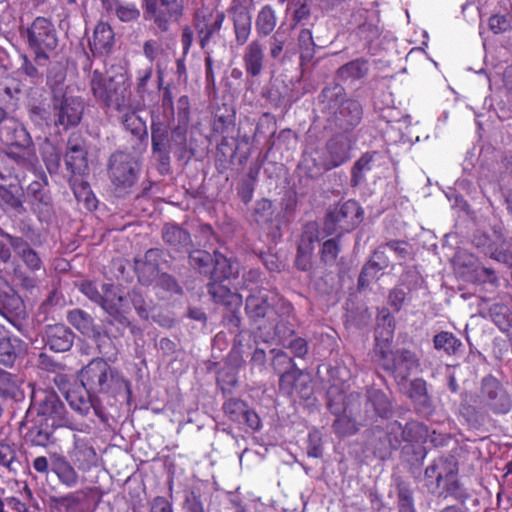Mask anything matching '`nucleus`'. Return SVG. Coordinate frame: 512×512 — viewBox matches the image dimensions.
Listing matches in <instances>:
<instances>
[{
    "mask_svg": "<svg viewBox=\"0 0 512 512\" xmlns=\"http://www.w3.org/2000/svg\"><path fill=\"white\" fill-rule=\"evenodd\" d=\"M475 402L477 406L468 401H462L459 406L460 416L474 429L483 427L490 420V415H506L512 410V395L492 374L481 379Z\"/></svg>",
    "mask_w": 512,
    "mask_h": 512,
    "instance_id": "obj_1",
    "label": "nucleus"
},
{
    "mask_svg": "<svg viewBox=\"0 0 512 512\" xmlns=\"http://www.w3.org/2000/svg\"><path fill=\"white\" fill-rule=\"evenodd\" d=\"M90 87L95 98L106 107L114 108L121 116L125 130L139 139H147L146 122L136 113L131 105V92L124 82L105 78L98 70L93 71Z\"/></svg>",
    "mask_w": 512,
    "mask_h": 512,
    "instance_id": "obj_2",
    "label": "nucleus"
},
{
    "mask_svg": "<svg viewBox=\"0 0 512 512\" xmlns=\"http://www.w3.org/2000/svg\"><path fill=\"white\" fill-rule=\"evenodd\" d=\"M319 111L331 129L352 132L363 119V106L359 100L347 96L339 83L326 85L318 95Z\"/></svg>",
    "mask_w": 512,
    "mask_h": 512,
    "instance_id": "obj_3",
    "label": "nucleus"
},
{
    "mask_svg": "<svg viewBox=\"0 0 512 512\" xmlns=\"http://www.w3.org/2000/svg\"><path fill=\"white\" fill-rule=\"evenodd\" d=\"M82 386L94 395L103 394L116 398L125 393L129 398L132 394L130 382L103 358H94L80 373Z\"/></svg>",
    "mask_w": 512,
    "mask_h": 512,
    "instance_id": "obj_4",
    "label": "nucleus"
},
{
    "mask_svg": "<svg viewBox=\"0 0 512 512\" xmlns=\"http://www.w3.org/2000/svg\"><path fill=\"white\" fill-rule=\"evenodd\" d=\"M327 408L336 416L332 425L335 434L345 437L357 433L355 415L361 408L360 393L346 394L338 386L333 385L327 391Z\"/></svg>",
    "mask_w": 512,
    "mask_h": 512,
    "instance_id": "obj_5",
    "label": "nucleus"
},
{
    "mask_svg": "<svg viewBox=\"0 0 512 512\" xmlns=\"http://www.w3.org/2000/svg\"><path fill=\"white\" fill-rule=\"evenodd\" d=\"M0 142L7 147V156L21 168L31 165L33 142L27 130L0 107Z\"/></svg>",
    "mask_w": 512,
    "mask_h": 512,
    "instance_id": "obj_6",
    "label": "nucleus"
},
{
    "mask_svg": "<svg viewBox=\"0 0 512 512\" xmlns=\"http://www.w3.org/2000/svg\"><path fill=\"white\" fill-rule=\"evenodd\" d=\"M36 413V418H45L54 426L66 427L74 431L83 432V425H78L68 417L67 411L58 394L53 389H33L31 405L27 413Z\"/></svg>",
    "mask_w": 512,
    "mask_h": 512,
    "instance_id": "obj_7",
    "label": "nucleus"
},
{
    "mask_svg": "<svg viewBox=\"0 0 512 512\" xmlns=\"http://www.w3.org/2000/svg\"><path fill=\"white\" fill-rule=\"evenodd\" d=\"M372 362L399 383L407 381L419 367V359L413 351L405 348L393 350L392 345L379 347L373 352Z\"/></svg>",
    "mask_w": 512,
    "mask_h": 512,
    "instance_id": "obj_8",
    "label": "nucleus"
},
{
    "mask_svg": "<svg viewBox=\"0 0 512 512\" xmlns=\"http://www.w3.org/2000/svg\"><path fill=\"white\" fill-rule=\"evenodd\" d=\"M141 164L127 152L116 151L108 161V176L118 196L130 193L139 178Z\"/></svg>",
    "mask_w": 512,
    "mask_h": 512,
    "instance_id": "obj_9",
    "label": "nucleus"
},
{
    "mask_svg": "<svg viewBox=\"0 0 512 512\" xmlns=\"http://www.w3.org/2000/svg\"><path fill=\"white\" fill-rule=\"evenodd\" d=\"M245 313L250 323L258 330H265L269 336L280 333L283 318L271 304L268 296L261 291L246 298Z\"/></svg>",
    "mask_w": 512,
    "mask_h": 512,
    "instance_id": "obj_10",
    "label": "nucleus"
},
{
    "mask_svg": "<svg viewBox=\"0 0 512 512\" xmlns=\"http://www.w3.org/2000/svg\"><path fill=\"white\" fill-rule=\"evenodd\" d=\"M352 140L345 133H337L327 140L324 147L312 153V161L318 170L330 171L351 159Z\"/></svg>",
    "mask_w": 512,
    "mask_h": 512,
    "instance_id": "obj_11",
    "label": "nucleus"
},
{
    "mask_svg": "<svg viewBox=\"0 0 512 512\" xmlns=\"http://www.w3.org/2000/svg\"><path fill=\"white\" fill-rule=\"evenodd\" d=\"M150 129L152 155L159 164L160 173L164 174L170 168L171 151L173 150L178 157L172 140V131L170 132V120H163L159 116L152 115Z\"/></svg>",
    "mask_w": 512,
    "mask_h": 512,
    "instance_id": "obj_12",
    "label": "nucleus"
},
{
    "mask_svg": "<svg viewBox=\"0 0 512 512\" xmlns=\"http://www.w3.org/2000/svg\"><path fill=\"white\" fill-rule=\"evenodd\" d=\"M363 219V210L355 200H348L331 209L324 221L327 234L354 230Z\"/></svg>",
    "mask_w": 512,
    "mask_h": 512,
    "instance_id": "obj_13",
    "label": "nucleus"
},
{
    "mask_svg": "<svg viewBox=\"0 0 512 512\" xmlns=\"http://www.w3.org/2000/svg\"><path fill=\"white\" fill-rule=\"evenodd\" d=\"M389 430V434L393 432H401V439L397 437L394 440L389 439L390 445L392 448L396 449L402 441H405L413 447V453L416 455V460L422 462L426 455L427 451L424 447L428 436L429 429L428 426L419 422V421H408L404 427H402L401 423L398 421H394L387 426Z\"/></svg>",
    "mask_w": 512,
    "mask_h": 512,
    "instance_id": "obj_14",
    "label": "nucleus"
},
{
    "mask_svg": "<svg viewBox=\"0 0 512 512\" xmlns=\"http://www.w3.org/2000/svg\"><path fill=\"white\" fill-rule=\"evenodd\" d=\"M21 174L9 172L8 175L0 172V178L5 181L0 184V208L7 213L22 214L24 207V189L21 184Z\"/></svg>",
    "mask_w": 512,
    "mask_h": 512,
    "instance_id": "obj_15",
    "label": "nucleus"
},
{
    "mask_svg": "<svg viewBox=\"0 0 512 512\" xmlns=\"http://www.w3.org/2000/svg\"><path fill=\"white\" fill-rule=\"evenodd\" d=\"M191 120L190 99L187 95H182L177 101L176 121L172 127V140L174 142L178 159H190L194 152L188 148L187 134Z\"/></svg>",
    "mask_w": 512,
    "mask_h": 512,
    "instance_id": "obj_16",
    "label": "nucleus"
},
{
    "mask_svg": "<svg viewBox=\"0 0 512 512\" xmlns=\"http://www.w3.org/2000/svg\"><path fill=\"white\" fill-rule=\"evenodd\" d=\"M224 414L242 430L256 432L261 429L259 415L239 398H229L223 403Z\"/></svg>",
    "mask_w": 512,
    "mask_h": 512,
    "instance_id": "obj_17",
    "label": "nucleus"
},
{
    "mask_svg": "<svg viewBox=\"0 0 512 512\" xmlns=\"http://www.w3.org/2000/svg\"><path fill=\"white\" fill-rule=\"evenodd\" d=\"M84 104L78 97L63 95L53 100V116L56 126L64 129L77 126L83 116Z\"/></svg>",
    "mask_w": 512,
    "mask_h": 512,
    "instance_id": "obj_18",
    "label": "nucleus"
},
{
    "mask_svg": "<svg viewBox=\"0 0 512 512\" xmlns=\"http://www.w3.org/2000/svg\"><path fill=\"white\" fill-rule=\"evenodd\" d=\"M279 390L288 397L308 400L314 394L312 377L299 368L292 369L279 378Z\"/></svg>",
    "mask_w": 512,
    "mask_h": 512,
    "instance_id": "obj_19",
    "label": "nucleus"
},
{
    "mask_svg": "<svg viewBox=\"0 0 512 512\" xmlns=\"http://www.w3.org/2000/svg\"><path fill=\"white\" fill-rule=\"evenodd\" d=\"M88 151L86 140L79 132L69 135L67 150L65 153V164L73 177L83 176L88 172Z\"/></svg>",
    "mask_w": 512,
    "mask_h": 512,
    "instance_id": "obj_20",
    "label": "nucleus"
},
{
    "mask_svg": "<svg viewBox=\"0 0 512 512\" xmlns=\"http://www.w3.org/2000/svg\"><path fill=\"white\" fill-rule=\"evenodd\" d=\"M100 306L111 317V322H116L124 328L130 325L127 300L119 294L118 288L113 284L103 285V300Z\"/></svg>",
    "mask_w": 512,
    "mask_h": 512,
    "instance_id": "obj_21",
    "label": "nucleus"
},
{
    "mask_svg": "<svg viewBox=\"0 0 512 512\" xmlns=\"http://www.w3.org/2000/svg\"><path fill=\"white\" fill-rule=\"evenodd\" d=\"M458 474V463L452 456L435 458L425 469L426 485L440 488L442 481L446 482Z\"/></svg>",
    "mask_w": 512,
    "mask_h": 512,
    "instance_id": "obj_22",
    "label": "nucleus"
},
{
    "mask_svg": "<svg viewBox=\"0 0 512 512\" xmlns=\"http://www.w3.org/2000/svg\"><path fill=\"white\" fill-rule=\"evenodd\" d=\"M70 461L83 472H88L97 465L98 456L93 445L84 438L73 436V447L68 451Z\"/></svg>",
    "mask_w": 512,
    "mask_h": 512,
    "instance_id": "obj_23",
    "label": "nucleus"
},
{
    "mask_svg": "<svg viewBox=\"0 0 512 512\" xmlns=\"http://www.w3.org/2000/svg\"><path fill=\"white\" fill-rule=\"evenodd\" d=\"M318 241L317 228L314 224H307L300 236L295 266L301 271H310L312 268V255L315 242Z\"/></svg>",
    "mask_w": 512,
    "mask_h": 512,
    "instance_id": "obj_24",
    "label": "nucleus"
},
{
    "mask_svg": "<svg viewBox=\"0 0 512 512\" xmlns=\"http://www.w3.org/2000/svg\"><path fill=\"white\" fill-rule=\"evenodd\" d=\"M45 346L54 352H66L74 342V333L64 324L48 325L43 337Z\"/></svg>",
    "mask_w": 512,
    "mask_h": 512,
    "instance_id": "obj_25",
    "label": "nucleus"
},
{
    "mask_svg": "<svg viewBox=\"0 0 512 512\" xmlns=\"http://www.w3.org/2000/svg\"><path fill=\"white\" fill-rule=\"evenodd\" d=\"M58 427L45 421V418L34 417L31 420V426L24 435V441L30 446L47 447L53 443V433Z\"/></svg>",
    "mask_w": 512,
    "mask_h": 512,
    "instance_id": "obj_26",
    "label": "nucleus"
},
{
    "mask_svg": "<svg viewBox=\"0 0 512 512\" xmlns=\"http://www.w3.org/2000/svg\"><path fill=\"white\" fill-rule=\"evenodd\" d=\"M26 353L27 344L18 336L10 334L0 338V364L5 367H13Z\"/></svg>",
    "mask_w": 512,
    "mask_h": 512,
    "instance_id": "obj_27",
    "label": "nucleus"
},
{
    "mask_svg": "<svg viewBox=\"0 0 512 512\" xmlns=\"http://www.w3.org/2000/svg\"><path fill=\"white\" fill-rule=\"evenodd\" d=\"M74 464L61 454H53L51 457V471L58 481L66 488H74L79 484L80 476Z\"/></svg>",
    "mask_w": 512,
    "mask_h": 512,
    "instance_id": "obj_28",
    "label": "nucleus"
},
{
    "mask_svg": "<svg viewBox=\"0 0 512 512\" xmlns=\"http://www.w3.org/2000/svg\"><path fill=\"white\" fill-rule=\"evenodd\" d=\"M162 239L175 252H188L192 246L190 233L178 224L166 223L162 229Z\"/></svg>",
    "mask_w": 512,
    "mask_h": 512,
    "instance_id": "obj_29",
    "label": "nucleus"
},
{
    "mask_svg": "<svg viewBox=\"0 0 512 512\" xmlns=\"http://www.w3.org/2000/svg\"><path fill=\"white\" fill-rule=\"evenodd\" d=\"M395 327V318L388 310H382L377 316L372 353L379 347L392 345Z\"/></svg>",
    "mask_w": 512,
    "mask_h": 512,
    "instance_id": "obj_30",
    "label": "nucleus"
},
{
    "mask_svg": "<svg viewBox=\"0 0 512 512\" xmlns=\"http://www.w3.org/2000/svg\"><path fill=\"white\" fill-rule=\"evenodd\" d=\"M408 397L413 402L415 411L422 415H431L433 412V401L428 395L426 381L416 378L410 382Z\"/></svg>",
    "mask_w": 512,
    "mask_h": 512,
    "instance_id": "obj_31",
    "label": "nucleus"
},
{
    "mask_svg": "<svg viewBox=\"0 0 512 512\" xmlns=\"http://www.w3.org/2000/svg\"><path fill=\"white\" fill-rule=\"evenodd\" d=\"M2 235L8 239L14 252L22 259L29 270L37 271L42 268V261L38 253L23 238L8 233H2Z\"/></svg>",
    "mask_w": 512,
    "mask_h": 512,
    "instance_id": "obj_32",
    "label": "nucleus"
},
{
    "mask_svg": "<svg viewBox=\"0 0 512 512\" xmlns=\"http://www.w3.org/2000/svg\"><path fill=\"white\" fill-rule=\"evenodd\" d=\"M225 280H210L207 284V292L217 304L229 308H238L242 303V296L223 284Z\"/></svg>",
    "mask_w": 512,
    "mask_h": 512,
    "instance_id": "obj_33",
    "label": "nucleus"
},
{
    "mask_svg": "<svg viewBox=\"0 0 512 512\" xmlns=\"http://www.w3.org/2000/svg\"><path fill=\"white\" fill-rule=\"evenodd\" d=\"M370 71V62L365 58H357L340 66L336 71V78L343 82L353 84L364 79Z\"/></svg>",
    "mask_w": 512,
    "mask_h": 512,
    "instance_id": "obj_34",
    "label": "nucleus"
},
{
    "mask_svg": "<svg viewBox=\"0 0 512 512\" xmlns=\"http://www.w3.org/2000/svg\"><path fill=\"white\" fill-rule=\"evenodd\" d=\"M86 493L76 490L63 496H50L49 507L52 512H84L83 501Z\"/></svg>",
    "mask_w": 512,
    "mask_h": 512,
    "instance_id": "obj_35",
    "label": "nucleus"
},
{
    "mask_svg": "<svg viewBox=\"0 0 512 512\" xmlns=\"http://www.w3.org/2000/svg\"><path fill=\"white\" fill-rule=\"evenodd\" d=\"M90 393L82 385L69 388L65 391V398L72 410L77 412L81 416H87L90 409L93 407L96 414H98L97 408L93 405Z\"/></svg>",
    "mask_w": 512,
    "mask_h": 512,
    "instance_id": "obj_36",
    "label": "nucleus"
},
{
    "mask_svg": "<svg viewBox=\"0 0 512 512\" xmlns=\"http://www.w3.org/2000/svg\"><path fill=\"white\" fill-rule=\"evenodd\" d=\"M224 18L223 12L203 6L195 12L194 25L197 32H217Z\"/></svg>",
    "mask_w": 512,
    "mask_h": 512,
    "instance_id": "obj_37",
    "label": "nucleus"
},
{
    "mask_svg": "<svg viewBox=\"0 0 512 512\" xmlns=\"http://www.w3.org/2000/svg\"><path fill=\"white\" fill-rule=\"evenodd\" d=\"M252 216L255 223L261 228H269L276 223V227L279 229V213H276L273 202L267 198L256 201Z\"/></svg>",
    "mask_w": 512,
    "mask_h": 512,
    "instance_id": "obj_38",
    "label": "nucleus"
},
{
    "mask_svg": "<svg viewBox=\"0 0 512 512\" xmlns=\"http://www.w3.org/2000/svg\"><path fill=\"white\" fill-rule=\"evenodd\" d=\"M489 316L498 329L504 333L512 343V306L503 303H494L489 308Z\"/></svg>",
    "mask_w": 512,
    "mask_h": 512,
    "instance_id": "obj_39",
    "label": "nucleus"
},
{
    "mask_svg": "<svg viewBox=\"0 0 512 512\" xmlns=\"http://www.w3.org/2000/svg\"><path fill=\"white\" fill-rule=\"evenodd\" d=\"M243 61L247 75L251 77L259 76L264 62L263 47L257 41L251 42L245 49Z\"/></svg>",
    "mask_w": 512,
    "mask_h": 512,
    "instance_id": "obj_40",
    "label": "nucleus"
},
{
    "mask_svg": "<svg viewBox=\"0 0 512 512\" xmlns=\"http://www.w3.org/2000/svg\"><path fill=\"white\" fill-rule=\"evenodd\" d=\"M0 397L5 400L20 401L24 398L17 375L0 368Z\"/></svg>",
    "mask_w": 512,
    "mask_h": 512,
    "instance_id": "obj_41",
    "label": "nucleus"
},
{
    "mask_svg": "<svg viewBox=\"0 0 512 512\" xmlns=\"http://www.w3.org/2000/svg\"><path fill=\"white\" fill-rule=\"evenodd\" d=\"M69 182L77 201L82 203L88 211L96 210L98 200L92 192L89 183L78 177H72Z\"/></svg>",
    "mask_w": 512,
    "mask_h": 512,
    "instance_id": "obj_42",
    "label": "nucleus"
},
{
    "mask_svg": "<svg viewBox=\"0 0 512 512\" xmlns=\"http://www.w3.org/2000/svg\"><path fill=\"white\" fill-rule=\"evenodd\" d=\"M27 42L37 58H47L46 51H51L57 46L56 34H26Z\"/></svg>",
    "mask_w": 512,
    "mask_h": 512,
    "instance_id": "obj_43",
    "label": "nucleus"
},
{
    "mask_svg": "<svg viewBox=\"0 0 512 512\" xmlns=\"http://www.w3.org/2000/svg\"><path fill=\"white\" fill-rule=\"evenodd\" d=\"M434 348L443 351L448 356H454L463 347L462 341L452 332L441 331L433 337Z\"/></svg>",
    "mask_w": 512,
    "mask_h": 512,
    "instance_id": "obj_44",
    "label": "nucleus"
},
{
    "mask_svg": "<svg viewBox=\"0 0 512 512\" xmlns=\"http://www.w3.org/2000/svg\"><path fill=\"white\" fill-rule=\"evenodd\" d=\"M511 4L499 8L494 12L489 13L488 18L489 28L493 32H507L512 29V14L510 13Z\"/></svg>",
    "mask_w": 512,
    "mask_h": 512,
    "instance_id": "obj_45",
    "label": "nucleus"
},
{
    "mask_svg": "<svg viewBox=\"0 0 512 512\" xmlns=\"http://www.w3.org/2000/svg\"><path fill=\"white\" fill-rule=\"evenodd\" d=\"M233 273L231 259L219 251H214L213 264L209 275L210 280H227Z\"/></svg>",
    "mask_w": 512,
    "mask_h": 512,
    "instance_id": "obj_46",
    "label": "nucleus"
},
{
    "mask_svg": "<svg viewBox=\"0 0 512 512\" xmlns=\"http://www.w3.org/2000/svg\"><path fill=\"white\" fill-rule=\"evenodd\" d=\"M68 322L84 335L94 332L92 316L81 309L70 310L67 314Z\"/></svg>",
    "mask_w": 512,
    "mask_h": 512,
    "instance_id": "obj_47",
    "label": "nucleus"
},
{
    "mask_svg": "<svg viewBox=\"0 0 512 512\" xmlns=\"http://www.w3.org/2000/svg\"><path fill=\"white\" fill-rule=\"evenodd\" d=\"M377 152L364 153L353 165L351 169V185H359L365 177V173L372 170V163Z\"/></svg>",
    "mask_w": 512,
    "mask_h": 512,
    "instance_id": "obj_48",
    "label": "nucleus"
},
{
    "mask_svg": "<svg viewBox=\"0 0 512 512\" xmlns=\"http://www.w3.org/2000/svg\"><path fill=\"white\" fill-rule=\"evenodd\" d=\"M368 402L379 417L388 418L392 414V404L382 390L369 391Z\"/></svg>",
    "mask_w": 512,
    "mask_h": 512,
    "instance_id": "obj_49",
    "label": "nucleus"
},
{
    "mask_svg": "<svg viewBox=\"0 0 512 512\" xmlns=\"http://www.w3.org/2000/svg\"><path fill=\"white\" fill-rule=\"evenodd\" d=\"M213 257L214 253L211 254L208 251L197 249L190 252L189 263L200 274L209 276L213 264Z\"/></svg>",
    "mask_w": 512,
    "mask_h": 512,
    "instance_id": "obj_50",
    "label": "nucleus"
},
{
    "mask_svg": "<svg viewBox=\"0 0 512 512\" xmlns=\"http://www.w3.org/2000/svg\"><path fill=\"white\" fill-rule=\"evenodd\" d=\"M273 359L272 367L274 371L279 375V378L285 373L291 372L292 369H297L294 360L286 352L282 350H272Z\"/></svg>",
    "mask_w": 512,
    "mask_h": 512,
    "instance_id": "obj_51",
    "label": "nucleus"
},
{
    "mask_svg": "<svg viewBox=\"0 0 512 512\" xmlns=\"http://www.w3.org/2000/svg\"><path fill=\"white\" fill-rule=\"evenodd\" d=\"M397 496L399 512H415L413 492L408 483H397Z\"/></svg>",
    "mask_w": 512,
    "mask_h": 512,
    "instance_id": "obj_52",
    "label": "nucleus"
},
{
    "mask_svg": "<svg viewBox=\"0 0 512 512\" xmlns=\"http://www.w3.org/2000/svg\"><path fill=\"white\" fill-rule=\"evenodd\" d=\"M300 66L310 62L314 55V48H322L324 45L314 41L313 34H299Z\"/></svg>",
    "mask_w": 512,
    "mask_h": 512,
    "instance_id": "obj_53",
    "label": "nucleus"
},
{
    "mask_svg": "<svg viewBox=\"0 0 512 512\" xmlns=\"http://www.w3.org/2000/svg\"><path fill=\"white\" fill-rule=\"evenodd\" d=\"M341 252L340 236L328 239L321 247V260L328 265H333Z\"/></svg>",
    "mask_w": 512,
    "mask_h": 512,
    "instance_id": "obj_54",
    "label": "nucleus"
},
{
    "mask_svg": "<svg viewBox=\"0 0 512 512\" xmlns=\"http://www.w3.org/2000/svg\"><path fill=\"white\" fill-rule=\"evenodd\" d=\"M159 2L158 8L165 10L169 28L170 24L178 22L183 14L182 0H159Z\"/></svg>",
    "mask_w": 512,
    "mask_h": 512,
    "instance_id": "obj_55",
    "label": "nucleus"
},
{
    "mask_svg": "<svg viewBox=\"0 0 512 512\" xmlns=\"http://www.w3.org/2000/svg\"><path fill=\"white\" fill-rule=\"evenodd\" d=\"M256 26L259 32H272L276 26L275 12L271 6L266 5L260 10Z\"/></svg>",
    "mask_w": 512,
    "mask_h": 512,
    "instance_id": "obj_56",
    "label": "nucleus"
},
{
    "mask_svg": "<svg viewBox=\"0 0 512 512\" xmlns=\"http://www.w3.org/2000/svg\"><path fill=\"white\" fill-rule=\"evenodd\" d=\"M443 493H445V497L451 496L462 503H465L470 497L467 489L457 480V476L445 482L441 494Z\"/></svg>",
    "mask_w": 512,
    "mask_h": 512,
    "instance_id": "obj_57",
    "label": "nucleus"
},
{
    "mask_svg": "<svg viewBox=\"0 0 512 512\" xmlns=\"http://www.w3.org/2000/svg\"><path fill=\"white\" fill-rule=\"evenodd\" d=\"M145 4L146 13L150 18H153L155 24L159 29L168 30L166 21V12L163 8H158V0H143Z\"/></svg>",
    "mask_w": 512,
    "mask_h": 512,
    "instance_id": "obj_58",
    "label": "nucleus"
},
{
    "mask_svg": "<svg viewBox=\"0 0 512 512\" xmlns=\"http://www.w3.org/2000/svg\"><path fill=\"white\" fill-rule=\"evenodd\" d=\"M503 244L504 241L501 244L493 241L486 249V255L497 262L512 265V252L504 248Z\"/></svg>",
    "mask_w": 512,
    "mask_h": 512,
    "instance_id": "obj_59",
    "label": "nucleus"
},
{
    "mask_svg": "<svg viewBox=\"0 0 512 512\" xmlns=\"http://www.w3.org/2000/svg\"><path fill=\"white\" fill-rule=\"evenodd\" d=\"M235 32H250L251 15L250 10L230 8Z\"/></svg>",
    "mask_w": 512,
    "mask_h": 512,
    "instance_id": "obj_60",
    "label": "nucleus"
},
{
    "mask_svg": "<svg viewBox=\"0 0 512 512\" xmlns=\"http://www.w3.org/2000/svg\"><path fill=\"white\" fill-rule=\"evenodd\" d=\"M399 122L400 111L395 108L383 109L378 116V127L383 133H387L389 127L393 128Z\"/></svg>",
    "mask_w": 512,
    "mask_h": 512,
    "instance_id": "obj_61",
    "label": "nucleus"
},
{
    "mask_svg": "<svg viewBox=\"0 0 512 512\" xmlns=\"http://www.w3.org/2000/svg\"><path fill=\"white\" fill-rule=\"evenodd\" d=\"M135 272L140 281L150 282L159 273V269L143 257V260H135Z\"/></svg>",
    "mask_w": 512,
    "mask_h": 512,
    "instance_id": "obj_62",
    "label": "nucleus"
},
{
    "mask_svg": "<svg viewBox=\"0 0 512 512\" xmlns=\"http://www.w3.org/2000/svg\"><path fill=\"white\" fill-rule=\"evenodd\" d=\"M385 246L392 250L396 254L398 259L404 262L411 258L412 247L407 241L391 240L386 242Z\"/></svg>",
    "mask_w": 512,
    "mask_h": 512,
    "instance_id": "obj_63",
    "label": "nucleus"
},
{
    "mask_svg": "<svg viewBox=\"0 0 512 512\" xmlns=\"http://www.w3.org/2000/svg\"><path fill=\"white\" fill-rule=\"evenodd\" d=\"M17 459L16 450L9 444L0 443V465L9 471H15L14 463Z\"/></svg>",
    "mask_w": 512,
    "mask_h": 512,
    "instance_id": "obj_64",
    "label": "nucleus"
}]
</instances>
